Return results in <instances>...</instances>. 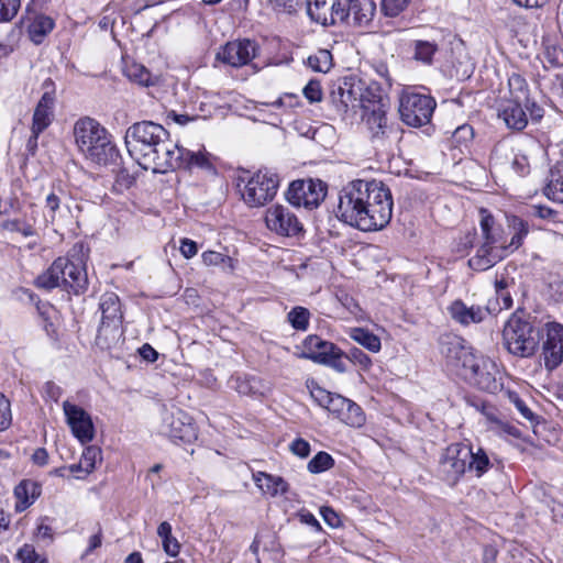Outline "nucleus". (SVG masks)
<instances>
[{
	"instance_id": "f257e3e1",
	"label": "nucleus",
	"mask_w": 563,
	"mask_h": 563,
	"mask_svg": "<svg viewBox=\"0 0 563 563\" xmlns=\"http://www.w3.org/2000/svg\"><path fill=\"white\" fill-rule=\"evenodd\" d=\"M78 151L92 163L107 165L118 156L115 145L107 129L97 120L84 117L76 121L73 129Z\"/></svg>"
},
{
	"instance_id": "f03ea898",
	"label": "nucleus",
	"mask_w": 563,
	"mask_h": 563,
	"mask_svg": "<svg viewBox=\"0 0 563 563\" xmlns=\"http://www.w3.org/2000/svg\"><path fill=\"white\" fill-rule=\"evenodd\" d=\"M38 288L53 289L60 287L68 292L79 295L88 287V277L80 258L58 257L41 274L35 282Z\"/></svg>"
},
{
	"instance_id": "7ed1b4c3",
	"label": "nucleus",
	"mask_w": 563,
	"mask_h": 563,
	"mask_svg": "<svg viewBox=\"0 0 563 563\" xmlns=\"http://www.w3.org/2000/svg\"><path fill=\"white\" fill-rule=\"evenodd\" d=\"M479 228L483 242L476 254L468 260V266L478 272L487 271L496 265L504 257L503 244H505L504 231L496 223L490 212L484 208L479 210Z\"/></svg>"
},
{
	"instance_id": "20e7f679",
	"label": "nucleus",
	"mask_w": 563,
	"mask_h": 563,
	"mask_svg": "<svg viewBox=\"0 0 563 563\" xmlns=\"http://www.w3.org/2000/svg\"><path fill=\"white\" fill-rule=\"evenodd\" d=\"M169 136V132L153 121H141L128 128L124 143L129 154L139 164L150 154L152 147Z\"/></svg>"
},
{
	"instance_id": "39448f33",
	"label": "nucleus",
	"mask_w": 563,
	"mask_h": 563,
	"mask_svg": "<svg viewBox=\"0 0 563 563\" xmlns=\"http://www.w3.org/2000/svg\"><path fill=\"white\" fill-rule=\"evenodd\" d=\"M504 344L509 353L519 357L534 354L539 345V334L526 319L512 314L503 330Z\"/></svg>"
},
{
	"instance_id": "423d86ee",
	"label": "nucleus",
	"mask_w": 563,
	"mask_h": 563,
	"mask_svg": "<svg viewBox=\"0 0 563 563\" xmlns=\"http://www.w3.org/2000/svg\"><path fill=\"white\" fill-rule=\"evenodd\" d=\"M239 180L244 183L241 190L244 202L251 208H258L272 201L277 194L279 179L277 174L260 169L254 174L246 173Z\"/></svg>"
},
{
	"instance_id": "0eeeda50",
	"label": "nucleus",
	"mask_w": 563,
	"mask_h": 563,
	"mask_svg": "<svg viewBox=\"0 0 563 563\" xmlns=\"http://www.w3.org/2000/svg\"><path fill=\"white\" fill-rule=\"evenodd\" d=\"M440 344L446 365L463 379L467 378L468 372L477 371L478 363L484 358L482 355H476L473 347L457 335H445L441 339Z\"/></svg>"
},
{
	"instance_id": "6e6552de",
	"label": "nucleus",
	"mask_w": 563,
	"mask_h": 563,
	"mask_svg": "<svg viewBox=\"0 0 563 563\" xmlns=\"http://www.w3.org/2000/svg\"><path fill=\"white\" fill-rule=\"evenodd\" d=\"M368 187L365 180L350 181L339 194L336 217L344 223L355 228L364 227L361 214L364 206V197H368Z\"/></svg>"
},
{
	"instance_id": "1a4fd4ad",
	"label": "nucleus",
	"mask_w": 563,
	"mask_h": 563,
	"mask_svg": "<svg viewBox=\"0 0 563 563\" xmlns=\"http://www.w3.org/2000/svg\"><path fill=\"white\" fill-rule=\"evenodd\" d=\"M183 147L178 146L170 135L158 145L152 147L150 154L139 164L153 173H167L181 168Z\"/></svg>"
},
{
	"instance_id": "9d476101",
	"label": "nucleus",
	"mask_w": 563,
	"mask_h": 563,
	"mask_svg": "<svg viewBox=\"0 0 563 563\" xmlns=\"http://www.w3.org/2000/svg\"><path fill=\"white\" fill-rule=\"evenodd\" d=\"M435 106L434 99L430 96L421 93L404 95L399 104L400 118L409 126H422L430 122Z\"/></svg>"
},
{
	"instance_id": "9b49d317",
	"label": "nucleus",
	"mask_w": 563,
	"mask_h": 563,
	"mask_svg": "<svg viewBox=\"0 0 563 563\" xmlns=\"http://www.w3.org/2000/svg\"><path fill=\"white\" fill-rule=\"evenodd\" d=\"M327 195V185L320 179L294 180L286 192L288 202L307 209L317 208Z\"/></svg>"
},
{
	"instance_id": "f8f14e48",
	"label": "nucleus",
	"mask_w": 563,
	"mask_h": 563,
	"mask_svg": "<svg viewBox=\"0 0 563 563\" xmlns=\"http://www.w3.org/2000/svg\"><path fill=\"white\" fill-rule=\"evenodd\" d=\"M472 448L462 443L449 445L441 455L439 472L449 485H455L467 471Z\"/></svg>"
},
{
	"instance_id": "ddd939ff",
	"label": "nucleus",
	"mask_w": 563,
	"mask_h": 563,
	"mask_svg": "<svg viewBox=\"0 0 563 563\" xmlns=\"http://www.w3.org/2000/svg\"><path fill=\"white\" fill-rule=\"evenodd\" d=\"M159 432L175 443H192L198 438L192 418L181 409L164 413Z\"/></svg>"
},
{
	"instance_id": "4468645a",
	"label": "nucleus",
	"mask_w": 563,
	"mask_h": 563,
	"mask_svg": "<svg viewBox=\"0 0 563 563\" xmlns=\"http://www.w3.org/2000/svg\"><path fill=\"white\" fill-rule=\"evenodd\" d=\"M388 104H376L373 109L364 110L362 118L372 133V140L384 144L385 141L399 137V129L388 124L386 117Z\"/></svg>"
},
{
	"instance_id": "2eb2a0df",
	"label": "nucleus",
	"mask_w": 563,
	"mask_h": 563,
	"mask_svg": "<svg viewBox=\"0 0 563 563\" xmlns=\"http://www.w3.org/2000/svg\"><path fill=\"white\" fill-rule=\"evenodd\" d=\"M265 223L282 236H296L303 231L297 216L283 205H274L266 210Z\"/></svg>"
},
{
	"instance_id": "dca6fc26",
	"label": "nucleus",
	"mask_w": 563,
	"mask_h": 563,
	"mask_svg": "<svg viewBox=\"0 0 563 563\" xmlns=\"http://www.w3.org/2000/svg\"><path fill=\"white\" fill-rule=\"evenodd\" d=\"M257 54L255 42L244 38L228 42L216 55L217 60L234 68L249 65Z\"/></svg>"
},
{
	"instance_id": "f3484780",
	"label": "nucleus",
	"mask_w": 563,
	"mask_h": 563,
	"mask_svg": "<svg viewBox=\"0 0 563 563\" xmlns=\"http://www.w3.org/2000/svg\"><path fill=\"white\" fill-rule=\"evenodd\" d=\"M307 13L310 19L324 26L344 22L346 13L344 7L347 0H306Z\"/></svg>"
},
{
	"instance_id": "a211bd4d",
	"label": "nucleus",
	"mask_w": 563,
	"mask_h": 563,
	"mask_svg": "<svg viewBox=\"0 0 563 563\" xmlns=\"http://www.w3.org/2000/svg\"><path fill=\"white\" fill-rule=\"evenodd\" d=\"M42 88L45 91L35 107L32 119L31 132L34 134V141L51 125L54 119L55 87L53 80L51 78L44 80Z\"/></svg>"
},
{
	"instance_id": "6ab92c4d",
	"label": "nucleus",
	"mask_w": 563,
	"mask_h": 563,
	"mask_svg": "<svg viewBox=\"0 0 563 563\" xmlns=\"http://www.w3.org/2000/svg\"><path fill=\"white\" fill-rule=\"evenodd\" d=\"M382 194L373 195L374 205L372 207L363 206L361 222L364 227H355L361 231H377L384 229L391 220L393 201L382 200Z\"/></svg>"
},
{
	"instance_id": "aec40b11",
	"label": "nucleus",
	"mask_w": 563,
	"mask_h": 563,
	"mask_svg": "<svg viewBox=\"0 0 563 563\" xmlns=\"http://www.w3.org/2000/svg\"><path fill=\"white\" fill-rule=\"evenodd\" d=\"M361 92L362 81L354 77H345L331 90L330 100L336 111L344 114L350 108H358Z\"/></svg>"
},
{
	"instance_id": "412c9836",
	"label": "nucleus",
	"mask_w": 563,
	"mask_h": 563,
	"mask_svg": "<svg viewBox=\"0 0 563 563\" xmlns=\"http://www.w3.org/2000/svg\"><path fill=\"white\" fill-rule=\"evenodd\" d=\"M63 410L73 434L82 444L90 442L95 437V428L89 413L68 400L64 401Z\"/></svg>"
},
{
	"instance_id": "4be33fe9",
	"label": "nucleus",
	"mask_w": 563,
	"mask_h": 563,
	"mask_svg": "<svg viewBox=\"0 0 563 563\" xmlns=\"http://www.w3.org/2000/svg\"><path fill=\"white\" fill-rule=\"evenodd\" d=\"M509 99L506 101L525 102V108L529 111L530 118L534 122H539L544 110L529 98V88L527 80L517 73H512L508 78Z\"/></svg>"
},
{
	"instance_id": "5701e85b",
	"label": "nucleus",
	"mask_w": 563,
	"mask_h": 563,
	"mask_svg": "<svg viewBox=\"0 0 563 563\" xmlns=\"http://www.w3.org/2000/svg\"><path fill=\"white\" fill-rule=\"evenodd\" d=\"M544 366L552 371L563 361V325L548 323L547 338L543 342Z\"/></svg>"
},
{
	"instance_id": "b1692460",
	"label": "nucleus",
	"mask_w": 563,
	"mask_h": 563,
	"mask_svg": "<svg viewBox=\"0 0 563 563\" xmlns=\"http://www.w3.org/2000/svg\"><path fill=\"white\" fill-rule=\"evenodd\" d=\"M448 312L456 323L467 327L482 322L490 310L488 307L467 306L463 300L456 299L448 307Z\"/></svg>"
},
{
	"instance_id": "393cba45",
	"label": "nucleus",
	"mask_w": 563,
	"mask_h": 563,
	"mask_svg": "<svg viewBox=\"0 0 563 563\" xmlns=\"http://www.w3.org/2000/svg\"><path fill=\"white\" fill-rule=\"evenodd\" d=\"M497 373L498 371L495 363L484 357L481 363H478V369L468 372V376L465 380L482 390L496 393L500 388V384L496 378Z\"/></svg>"
},
{
	"instance_id": "a878e982",
	"label": "nucleus",
	"mask_w": 563,
	"mask_h": 563,
	"mask_svg": "<svg viewBox=\"0 0 563 563\" xmlns=\"http://www.w3.org/2000/svg\"><path fill=\"white\" fill-rule=\"evenodd\" d=\"M335 347L334 343L323 340L319 335L310 334L302 341L298 357L320 364L330 353H335Z\"/></svg>"
},
{
	"instance_id": "bb28decb",
	"label": "nucleus",
	"mask_w": 563,
	"mask_h": 563,
	"mask_svg": "<svg viewBox=\"0 0 563 563\" xmlns=\"http://www.w3.org/2000/svg\"><path fill=\"white\" fill-rule=\"evenodd\" d=\"M347 2L349 4L344 7L346 13L344 22L360 27L367 26L376 13L374 0H347Z\"/></svg>"
},
{
	"instance_id": "cd10ccee",
	"label": "nucleus",
	"mask_w": 563,
	"mask_h": 563,
	"mask_svg": "<svg viewBox=\"0 0 563 563\" xmlns=\"http://www.w3.org/2000/svg\"><path fill=\"white\" fill-rule=\"evenodd\" d=\"M523 107L525 102L504 101L498 110V117L508 129L522 131L528 124V117Z\"/></svg>"
},
{
	"instance_id": "c85d7f7f",
	"label": "nucleus",
	"mask_w": 563,
	"mask_h": 563,
	"mask_svg": "<svg viewBox=\"0 0 563 563\" xmlns=\"http://www.w3.org/2000/svg\"><path fill=\"white\" fill-rule=\"evenodd\" d=\"M122 324L101 321L95 339L96 345L101 350H112L122 341Z\"/></svg>"
},
{
	"instance_id": "c756f323",
	"label": "nucleus",
	"mask_w": 563,
	"mask_h": 563,
	"mask_svg": "<svg viewBox=\"0 0 563 563\" xmlns=\"http://www.w3.org/2000/svg\"><path fill=\"white\" fill-rule=\"evenodd\" d=\"M253 479L256 486L264 494L272 497L285 495L289 490L288 483L282 476L272 475L265 472H257L256 474H253Z\"/></svg>"
},
{
	"instance_id": "7c9ffc66",
	"label": "nucleus",
	"mask_w": 563,
	"mask_h": 563,
	"mask_svg": "<svg viewBox=\"0 0 563 563\" xmlns=\"http://www.w3.org/2000/svg\"><path fill=\"white\" fill-rule=\"evenodd\" d=\"M507 223L512 236L509 243L505 242V244H503L505 256L508 252L512 253L518 250L529 232L528 223L517 216L507 217Z\"/></svg>"
},
{
	"instance_id": "2f4dec72",
	"label": "nucleus",
	"mask_w": 563,
	"mask_h": 563,
	"mask_svg": "<svg viewBox=\"0 0 563 563\" xmlns=\"http://www.w3.org/2000/svg\"><path fill=\"white\" fill-rule=\"evenodd\" d=\"M411 58L426 66H431L439 45L434 41L415 40L410 43Z\"/></svg>"
},
{
	"instance_id": "473e14b6",
	"label": "nucleus",
	"mask_w": 563,
	"mask_h": 563,
	"mask_svg": "<svg viewBox=\"0 0 563 563\" xmlns=\"http://www.w3.org/2000/svg\"><path fill=\"white\" fill-rule=\"evenodd\" d=\"M99 309L101 311V321L122 324L123 314L121 311L120 299L115 294H104L101 297Z\"/></svg>"
},
{
	"instance_id": "72a5a7b5",
	"label": "nucleus",
	"mask_w": 563,
	"mask_h": 563,
	"mask_svg": "<svg viewBox=\"0 0 563 563\" xmlns=\"http://www.w3.org/2000/svg\"><path fill=\"white\" fill-rule=\"evenodd\" d=\"M544 194L549 199L563 203V158L551 168Z\"/></svg>"
},
{
	"instance_id": "f704fd0d",
	"label": "nucleus",
	"mask_w": 563,
	"mask_h": 563,
	"mask_svg": "<svg viewBox=\"0 0 563 563\" xmlns=\"http://www.w3.org/2000/svg\"><path fill=\"white\" fill-rule=\"evenodd\" d=\"M14 495L18 498L15 509L23 511L41 495V486L33 481H22L15 487Z\"/></svg>"
},
{
	"instance_id": "c9c22d12",
	"label": "nucleus",
	"mask_w": 563,
	"mask_h": 563,
	"mask_svg": "<svg viewBox=\"0 0 563 563\" xmlns=\"http://www.w3.org/2000/svg\"><path fill=\"white\" fill-rule=\"evenodd\" d=\"M54 21L52 18L37 14L27 25V33L32 42L41 44L45 36L54 29Z\"/></svg>"
},
{
	"instance_id": "e433bc0d",
	"label": "nucleus",
	"mask_w": 563,
	"mask_h": 563,
	"mask_svg": "<svg viewBox=\"0 0 563 563\" xmlns=\"http://www.w3.org/2000/svg\"><path fill=\"white\" fill-rule=\"evenodd\" d=\"M349 336L372 353H378L382 349L380 339L368 329L351 328L349 329Z\"/></svg>"
},
{
	"instance_id": "4c0bfd02",
	"label": "nucleus",
	"mask_w": 563,
	"mask_h": 563,
	"mask_svg": "<svg viewBox=\"0 0 563 563\" xmlns=\"http://www.w3.org/2000/svg\"><path fill=\"white\" fill-rule=\"evenodd\" d=\"M194 167L209 172L214 170L209 153L206 151L192 152L183 147L181 168L191 169Z\"/></svg>"
},
{
	"instance_id": "58836bf2",
	"label": "nucleus",
	"mask_w": 563,
	"mask_h": 563,
	"mask_svg": "<svg viewBox=\"0 0 563 563\" xmlns=\"http://www.w3.org/2000/svg\"><path fill=\"white\" fill-rule=\"evenodd\" d=\"M376 104H387V100L383 97L379 86L373 84L364 87V84L362 82L358 108L364 111L373 109Z\"/></svg>"
},
{
	"instance_id": "ea45409f",
	"label": "nucleus",
	"mask_w": 563,
	"mask_h": 563,
	"mask_svg": "<svg viewBox=\"0 0 563 563\" xmlns=\"http://www.w3.org/2000/svg\"><path fill=\"white\" fill-rule=\"evenodd\" d=\"M124 74L131 81L145 87L152 86L156 81L151 71L145 66L137 63L126 65Z\"/></svg>"
},
{
	"instance_id": "a19ab883",
	"label": "nucleus",
	"mask_w": 563,
	"mask_h": 563,
	"mask_svg": "<svg viewBox=\"0 0 563 563\" xmlns=\"http://www.w3.org/2000/svg\"><path fill=\"white\" fill-rule=\"evenodd\" d=\"M157 536L162 539V545L166 554L177 556L180 551V543L172 536V526L163 521L157 528Z\"/></svg>"
},
{
	"instance_id": "79ce46f5",
	"label": "nucleus",
	"mask_w": 563,
	"mask_h": 563,
	"mask_svg": "<svg viewBox=\"0 0 563 563\" xmlns=\"http://www.w3.org/2000/svg\"><path fill=\"white\" fill-rule=\"evenodd\" d=\"M338 419L350 427L360 428L365 423V413L357 404L350 400Z\"/></svg>"
},
{
	"instance_id": "37998d69",
	"label": "nucleus",
	"mask_w": 563,
	"mask_h": 563,
	"mask_svg": "<svg viewBox=\"0 0 563 563\" xmlns=\"http://www.w3.org/2000/svg\"><path fill=\"white\" fill-rule=\"evenodd\" d=\"M514 279H509L505 276L500 278H496L495 280V291L497 301H501V306L499 309H510L512 307V297L509 291V287L514 286Z\"/></svg>"
},
{
	"instance_id": "c03bdc74",
	"label": "nucleus",
	"mask_w": 563,
	"mask_h": 563,
	"mask_svg": "<svg viewBox=\"0 0 563 563\" xmlns=\"http://www.w3.org/2000/svg\"><path fill=\"white\" fill-rule=\"evenodd\" d=\"M490 466L489 457L483 449L479 448L476 452L472 450V457H470L467 463V470L470 472H474L477 477H481Z\"/></svg>"
},
{
	"instance_id": "a18cd8bd",
	"label": "nucleus",
	"mask_w": 563,
	"mask_h": 563,
	"mask_svg": "<svg viewBox=\"0 0 563 563\" xmlns=\"http://www.w3.org/2000/svg\"><path fill=\"white\" fill-rule=\"evenodd\" d=\"M287 320L295 330L306 331L309 327L310 311L305 307L297 306L288 312Z\"/></svg>"
},
{
	"instance_id": "49530a36",
	"label": "nucleus",
	"mask_w": 563,
	"mask_h": 563,
	"mask_svg": "<svg viewBox=\"0 0 563 563\" xmlns=\"http://www.w3.org/2000/svg\"><path fill=\"white\" fill-rule=\"evenodd\" d=\"M308 66L314 71L327 73L332 66V55L327 49H319L308 57Z\"/></svg>"
},
{
	"instance_id": "de8ad7c7",
	"label": "nucleus",
	"mask_w": 563,
	"mask_h": 563,
	"mask_svg": "<svg viewBox=\"0 0 563 563\" xmlns=\"http://www.w3.org/2000/svg\"><path fill=\"white\" fill-rule=\"evenodd\" d=\"M366 187H368L367 194L368 197H364V206L372 207L374 205L373 195L376 196V192L379 191L382 194V200L393 201L391 194L388 187L385 186L383 181L379 180H365Z\"/></svg>"
},
{
	"instance_id": "09e8293b",
	"label": "nucleus",
	"mask_w": 563,
	"mask_h": 563,
	"mask_svg": "<svg viewBox=\"0 0 563 563\" xmlns=\"http://www.w3.org/2000/svg\"><path fill=\"white\" fill-rule=\"evenodd\" d=\"M334 465L332 456L323 451L318 452L308 463L307 468L312 474L330 470Z\"/></svg>"
},
{
	"instance_id": "8fccbe9b",
	"label": "nucleus",
	"mask_w": 563,
	"mask_h": 563,
	"mask_svg": "<svg viewBox=\"0 0 563 563\" xmlns=\"http://www.w3.org/2000/svg\"><path fill=\"white\" fill-rule=\"evenodd\" d=\"M1 228L10 232H19L23 236L29 238L35 234L33 224L22 219H9L2 222Z\"/></svg>"
},
{
	"instance_id": "3c124183",
	"label": "nucleus",
	"mask_w": 563,
	"mask_h": 563,
	"mask_svg": "<svg viewBox=\"0 0 563 563\" xmlns=\"http://www.w3.org/2000/svg\"><path fill=\"white\" fill-rule=\"evenodd\" d=\"M345 358L358 366L362 371H369L372 358L358 347H351L345 352Z\"/></svg>"
},
{
	"instance_id": "603ef678",
	"label": "nucleus",
	"mask_w": 563,
	"mask_h": 563,
	"mask_svg": "<svg viewBox=\"0 0 563 563\" xmlns=\"http://www.w3.org/2000/svg\"><path fill=\"white\" fill-rule=\"evenodd\" d=\"M80 460L82 461V464L86 465V474H90L95 470L96 463L98 461L101 462L102 460L101 449L96 445L87 446L84 450Z\"/></svg>"
},
{
	"instance_id": "864d4df0",
	"label": "nucleus",
	"mask_w": 563,
	"mask_h": 563,
	"mask_svg": "<svg viewBox=\"0 0 563 563\" xmlns=\"http://www.w3.org/2000/svg\"><path fill=\"white\" fill-rule=\"evenodd\" d=\"M543 62L552 67L563 66V48L556 45H545L543 51Z\"/></svg>"
},
{
	"instance_id": "5fc2aeb1",
	"label": "nucleus",
	"mask_w": 563,
	"mask_h": 563,
	"mask_svg": "<svg viewBox=\"0 0 563 563\" xmlns=\"http://www.w3.org/2000/svg\"><path fill=\"white\" fill-rule=\"evenodd\" d=\"M21 7V0H0V22L11 21Z\"/></svg>"
},
{
	"instance_id": "6e6d98bb",
	"label": "nucleus",
	"mask_w": 563,
	"mask_h": 563,
	"mask_svg": "<svg viewBox=\"0 0 563 563\" xmlns=\"http://www.w3.org/2000/svg\"><path fill=\"white\" fill-rule=\"evenodd\" d=\"M344 357L345 352H343L339 346H336L335 353H330L329 356L323 358V361L320 364L330 366L339 373H344L346 372V366L343 361Z\"/></svg>"
},
{
	"instance_id": "4d7b16f0",
	"label": "nucleus",
	"mask_w": 563,
	"mask_h": 563,
	"mask_svg": "<svg viewBox=\"0 0 563 563\" xmlns=\"http://www.w3.org/2000/svg\"><path fill=\"white\" fill-rule=\"evenodd\" d=\"M380 2L382 12L386 16L394 18L407 8L409 0H380Z\"/></svg>"
},
{
	"instance_id": "13d9d810",
	"label": "nucleus",
	"mask_w": 563,
	"mask_h": 563,
	"mask_svg": "<svg viewBox=\"0 0 563 563\" xmlns=\"http://www.w3.org/2000/svg\"><path fill=\"white\" fill-rule=\"evenodd\" d=\"M18 558L22 563H46L31 544H24L18 552Z\"/></svg>"
},
{
	"instance_id": "bf43d9fd",
	"label": "nucleus",
	"mask_w": 563,
	"mask_h": 563,
	"mask_svg": "<svg viewBox=\"0 0 563 563\" xmlns=\"http://www.w3.org/2000/svg\"><path fill=\"white\" fill-rule=\"evenodd\" d=\"M490 430L499 433V434H508L516 439L521 437V431L510 422L503 419H495L494 427H490Z\"/></svg>"
},
{
	"instance_id": "052dcab7",
	"label": "nucleus",
	"mask_w": 563,
	"mask_h": 563,
	"mask_svg": "<svg viewBox=\"0 0 563 563\" xmlns=\"http://www.w3.org/2000/svg\"><path fill=\"white\" fill-rule=\"evenodd\" d=\"M311 397L317 401V404L323 408H325L328 411L330 409V405L332 402V399L334 398L335 394H332L319 386L312 388L310 390Z\"/></svg>"
},
{
	"instance_id": "680f3d73",
	"label": "nucleus",
	"mask_w": 563,
	"mask_h": 563,
	"mask_svg": "<svg viewBox=\"0 0 563 563\" xmlns=\"http://www.w3.org/2000/svg\"><path fill=\"white\" fill-rule=\"evenodd\" d=\"M201 257L202 262L208 266H218L224 263H228L231 266V258L219 252L207 251L202 253Z\"/></svg>"
},
{
	"instance_id": "e2e57ef3",
	"label": "nucleus",
	"mask_w": 563,
	"mask_h": 563,
	"mask_svg": "<svg viewBox=\"0 0 563 563\" xmlns=\"http://www.w3.org/2000/svg\"><path fill=\"white\" fill-rule=\"evenodd\" d=\"M303 95L310 102H318L322 99V90L319 81L310 80L303 88Z\"/></svg>"
},
{
	"instance_id": "0e129e2a",
	"label": "nucleus",
	"mask_w": 563,
	"mask_h": 563,
	"mask_svg": "<svg viewBox=\"0 0 563 563\" xmlns=\"http://www.w3.org/2000/svg\"><path fill=\"white\" fill-rule=\"evenodd\" d=\"M11 421V410L9 400L0 394V431L7 429Z\"/></svg>"
},
{
	"instance_id": "69168bd1",
	"label": "nucleus",
	"mask_w": 563,
	"mask_h": 563,
	"mask_svg": "<svg viewBox=\"0 0 563 563\" xmlns=\"http://www.w3.org/2000/svg\"><path fill=\"white\" fill-rule=\"evenodd\" d=\"M290 452L301 459L310 454V444L302 438H297L289 445Z\"/></svg>"
},
{
	"instance_id": "338daca9",
	"label": "nucleus",
	"mask_w": 563,
	"mask_h": 563,
	"mask_svg": "<svg viewBox=\"0 0 563 563\" xmlns=\"http://www.w3.org/2000/svg\"><path fill=\"white\" fill-rule=\"evenodd\" d=\"M45 207L48 209L49 219L54 222L57 211L60 208V198L55 192L47 195L45 200Z\"/></svg>"
},
{
	"instance_id": "774afa93",
	"label": "nucleus",
	"mask_w": 563,
	"mask_h": 563,
	"mask_svg": "<svg viewBox=\"0 0 563 563\" xmlns=\"http://www.w3.org/2000/svg\"><path fill=\"white\" fill-rule=\"evenodd\" d=\"M350 399L335 394L334 398L332 399V402L330 405L329 412L334 415L336 418L340 417V415L343 412L344 407L349 404Z\"/></svg>"
}]
</instances>
